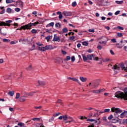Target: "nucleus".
Returning <instances> with one entry per match:
<instances>
[{
	"label": "nucleus",
	"instance_id": "36",
	"mask_svg": "<svg viewBox=\"0 0 127 127\" xmlns=\"http://www.w3.org/2000/svg\"><path fill=\"white\" fill-rule=\"evenodd\" d=\"M28 71H31L32 70V67H31V65H29L28 67L26 68Z\"/></svg>",
	"mask_w": 127,
	"mask_h": 127
},
{
	"label": "nucleus",
	"instance_id": "48",
	"mask_svg": "<svg viewBox=\"0 0 127 127\" xmlns=\"http://www.w3.org/2000/svg\"><path fill=\"white\" fill-rule=\"evenodd\" d=\"M88 31H89V32L94 33V32H95V29H89L88 30Z\"/></svg>",
	"mask_w": 127,
	"mask_h": 127
},
{
	"label": "nucleus",
	"instance_id": "47",
	"mask_svg": "<svg viewBox=\"0 0 127 127\" xmlns=\"http://www.w3.org/2000/svg\"><path fill=\"white\" fill-rule=\"evenodd\" d=\"M113 115H110L109 117H108V120H109V121H111V120H112V119H113Z\"/></svg>",
	"mask_w": 127,
	"mask_h": 127
},
{
	"label": "nucleus",
	"instance_id": "23",
	"mask_svg": "<svg viewBox=\"0 0 127 127\" xmlns=\"http://www.w3.org/2000/svg\"><path fill=\"white\" fill-rule=\"evenodd\" d=\"M41 119L38 118H32L31 120L32 121H34V122H40Z\"/></svg>",
	"mask_w": 127,
	"mask_h": 127
},
{
	"label": "nucleus",
	"instance_id": "42",
	"mask_svg": "<svg viewBox=\"0 0 127 127\" xmlns=\"http://www.w3.org/2000/svg\"><path fill=\"white\" fill-rule=\"evenodd\" d=\"M32 50H35V45L33 44L32 45V49H30L29 51H32Z\"/></svg>",
	"mask_w": 127,
	"mask_h": 127
},
{
	"label": "nucleus",
	"instance_id": "7",
	"mask_svg": "<svg viewBox=\"0 0 127 127\" xmlns=\"http://www.w3.org/2000/svg\"><path fill=\"white\" fill-rule=\"evenodd\" d=\"M63 14L64 15V16H71L72 15V13L71 12H68L67 11H64L63 12Z\"/></svg>",
	"mask_w": 127,
	"mask_h": 127
},
{
	"label": "nucleus",
	"instance_id": "17",
	"mask_svg": "<svg viewBox=\"0 0 127 127\" xmlns=\"http://www.w3.org/2000/svg\"><path fill=\"white\" fill-rule=\"evenodd\" d=\"M119 66L122 68V70H124L125 68H126V67H125V64L123 63L119 64Z\"/></svg>",
	"mask_w": 127,
	"mask_h": 127
},
{
	"label": "nucleus",
	"instance_id": "13",
	"mask_svg": "<svg viewBox=\"0 0 127 127\" xmlns=\"http://www.w3.org/2000/svg\"><path fill=\"white\" fill-rule=\"evenodd\" d=\"M45 51L46 50H49V49H53L52 48V46L51 45H47L45 47H44Z\"/></svg>",
	"mask_w": 127,
	"mask_h": 127
},
{
	"label": "nucleus",
	"instance_id": "14",
	"mask_svg": "<svg viewBox=\"0 0 127 127\" xmlns=\"http://www.w3.org/2000/svg\"><path fill=\"white\" fill-rule=\"evenodd\" d=\"M38 50H39V51H42V52H44V51H45V48H44V47H38Z\"/></svg>",
	"mask_w": 127,
	"mask_h": 127
},
{
	"label": "nucleus",
	"instance_id": "6",
	"mask_svg": "<svg viewBox=\"0 0 127 127\" xmlns=\"http://www.w3.org/2000/svg\"><path fill=\"white\" fill-rule=\"evenodd\" d=\"M103 92H105V89L94 90L92 91V92L94 94H100V93H102Z\"/></svg>",
	"mask_w": 127,
	"mask_h": 127
},
{
	"label": "nucleus",
	"instance_id": "19",
	"mask_svg": "<svg viewBox=\"0 0 127 127\" xmlns=\"http://www.w3.org/2000/svg\"><path fill=\"white\" fill-rule=\"evenodd\" d=\"M38 83L40 86H43V85H45V82L39 80L38 81Z\"/></svg>",
	"mask_w": 127,
	"mask_h": 127
},
{
	"label": "nucleus",
	"instance_id": "62",
	"mask_svg": "<svg viewBox=\"0 0 127 127\" xmlns=\"http://www.w3.org/2000/svg\"><path fill=\"white\" fill-rule=\"evenodd\" d=\"M70 40H74L75 39V36H72L69 38Z\"/></svg>",
	"mask_w": 127,
	"mask_h": 127
},
{
	"label": "nucleus",
	"instance_id": "60",
	"mask_svg": "<svg viewBox=\"0 0 127 127\" xmlns=\"http://www.w3.org/2000/svg\"><path fill=\"white\" fill-rule=\"evenodd\" d=\"M117 28L120 29V30H124V28L120 26H117Z\"/></svg>",
	"mask_w": 127,
	"mask_h": 127
},
{
	"label": "nucleus",
	"instance_id": "59",
	"mask_svg": "<svg viewBox=\"0 0 127 127\" xmlns=\"http://www.w3.org/2000/svg\"><path fill=\"white\" fill-rule=\"evenodd\" d=\"M36 45H38V46H43V44H41L40 43H36Z\"/></svg>",
	"mask_w": 127,
	"mask_h": 127
},
{
	"label": "nucleus",
	"instance_id": "34",
	"mask_svg": "<svg viewBox=\"0 0 127 127\" xmlns=\"http://www.w3.org/2000/svg\"><path fill=\"white\" fill-rule=\"evenodd\" d=\"M110 111H111L110 109H105L104 110V113H110Z\"/></svg>",
	"mask_w": 127,
	"mask_h": 127
},
{
	"label": "nucleus",
	"instance_id": "32",
	"mask_svg": "<svg viewBox=\"0 0 127 127\" xmlns=\"http://www.w3.org/2000/svg\"><path fill=\"white\" fill-rule=\"evenodd\" d=\"M78 119H79V120H85L87 119V117L84 116H79Z\"/></svg>",
	"mask_w": 127,
	"mask_h": 127
},
{
	"label": "nucleus",
	"instance_id": "20",
	"mask_svg": "<svg viewBox=\"0 0 127 127\" xmlns=\"http://www.w3.org/2000/svg\"><path fill=\"white\" fill-rule=\"evenodd\" d=\"M16 3H19V5H20V7H22L23 6V2H22L21 1H17L16 2Z\"/></svg>",
	"mask_w": 127,
	"mask_h": 127
},
{
	"label": "nucleus",
	"instance_id": "8",
	"mask_svg": "<svg viewBox=\"0 0 127 127\" xmlns=\"http://www.w3.org/2000/svg\"><path fill=\"white\" fill-rule=\"evenodd\" d=\"M37 24H39V22H36L35 23H30L28 24V26L29 27H31V26H35V25H37Z\"/></svg>",
	"mask_w": 127,
	"mask_h": 127
},
{
	"label": "nucleus",
	"instance_id": "21",
	"mask_svg": "<svg viewBox=\"0 0 127 127\" xmlns=\"http://www.w3.org/2000/svg\"><path fill=\"white\" fill-rule=\"evenodd\" d=\"M68 120H70V121H67L65 122V124H68V123H75V121H74V119H73L72 118L71 119H68Z\"/></svg>",
	"mask_w": 127,
	"mask_h": 127
},
{
	"label": "nucleus",
	"instance_id": "28",
	"mask_svg": "<svg viewBox=\"0 0 127 127\" xmlns=\"http://www.w3.org/2000/svg\"><path fill=\"white\" fill-rule=\"evenodd\" d=\"M54 26V22H51L50 23L47 25L46 27H49L50 26Z\"/></svg>",
	"mask_w": 127,
	"mask_h": 127
},
{
	"label": "nucleus",
	"instance_id": "11",
	"mask_svg": "<svg viewBox=\"0 0 127 127\" xmlns=\"http://www.w3.org/2000/svg\"><path fill=\"white\" fill-rule=\"evenodd\" d=\"M68 119H72V117H70V116H67V115H65L63 116V121H66Z\"/></svg>",
	"mask_w": 127,
	"mask_h": 127
},
{
	"label": "nucleus",
	"instance_id": "52",
	"mask_svg": "<svg viewBox=\"0 0 127 127\" xmlns=\"http://www.w3.org/2000/svg\"><path fill=\"white\" fill-rule=\"evenodd\" d=\"M70 59H71V58L70 57V56H67L66 57V59H65V61H69V60H70Z\"/></svg>",
	"mask_w": 127,
	"mask_h": 127
},
{
	"label": "nucleus",
	"instance_id": "39",
	"mask_svg": "<svg viewBox=\"0 0 127 127\" xmlns=\"http://www.w3.org/2000/svg\"><path fill=\"white\" fill-rule=\"evenodd\" d=\"M83 61H84V62H86V61H87V60H88V57L85 56H83Z\"/></svg>",
	"mask_w": 127,
	"mask_h": 127
},
{
	"label": "nucleus",
	"instance_id": "64",
	"mask_svg": "<svg viewBox=\"0 0 127 127\" xmlns=\"http://www.w3.org/2000/svg\"><path fill=\"white\" fill-rule=\"evenodd\" d=\"M99 113H94L93 117H99Z\"/></svg>",
	"mask_w": 127,
	"mask_h": 127
},
{
	"label": "nucleus",
	"instance_id": "49",
	"mask_svg": "<svg viewBox=\"0 0 127 127\" xmlns=\"http://www.w3.org/2000/svg\"><path fill=\"white\" fill-rule=\"evenodd\" d=\"M55 26H56V27H58V28L60 27V23H56L55 24Z\"/></svg>",
	"mask_w": 127,
	"mask_h": 127
},
{
	"label": "nucleus",
	"instance_id": "37",
	"mask_svg": "<svg viewBox=\"0 0 127 127\" xmlns=\"http://www.w3.org/2000/svg\"><path fill=\"white\" fill-rule=\"evenodd\" d=\"M82 45L84 46H88V42L84 41L82 43Z\"/></svg>",
	"mask_w": 127,
	"mask_h": 127
},
{
	"label": "nucleus",
	"instance_id": "25",
	"mask_svg": "<svg viewBox=\"0 0 127 127\" xmlns=\"http://www.w3.org/2000/svg\"><path fill=\"white\" fill-rule=\"evenodd\" d=\"M2 41L3 42H6V43H9V42H10V40L8 39H3Z\"/></svg>",
	"mask_w": 127,
	"mask_h": 127
},
{
	"label": "nucleus",
	"instance_id": "1",
	"mask_svg": "<svg viewBox=\"0 0 127 127\" xmlns=\"http://www.w3.org/2000/svg\"><path fill=\"white\" fill-rule=\"evenodd\" d=\"M124 92L122 91H117L115 93V96L116 98H121V99H124V100H126L127 101V88H125L124 90Z\"/></svg>",
	"mask_w": 127,
	"mask_h": 127
},
{
	"label": "nucleus",
	"instance_id": "5",
	"mask_svg": "<svg viewBox=\"0 0 127 127\" xmlns=\"http://www.w3.org/2000/svg\"><path fill=\"white\" fill-rule=\"evenodd\" d=\"M61 41V39H60V37H58L57 34H55L54 35L53 39V41H54V42H60Z\"/></svg>",
	"mask_w": 127,
	"mask_h": 127
},
{
	"label": "nucleus",
	"instance_id": "24",
	"mask_svg": "<svg viewBox=\"0 0 127 127\" xmlns=\"http://www.w3.org/2000/svg\"><path fill=\"white\" fill-rule=\"evenodd\" d=\"M102 61L103 62H104V63H107V62H108V61H112V60H111L109 58L104 59Z\"/></svg>",
	"mask_w": 127,
	"mask_h": 127
},
{
	"label": "nucleus",
	"instance_id": "50",
	"mask_svg": "<svg viewBox=\"0 0 127 127\" xmlns=\"http://www.w3.org/2000/svg\"><path fill=\"white\" fill-rule=\"evenodd\" d=\"M87 122H95V120L92 119H87Z\"/></svg>",
	"mask_w": 127,
	"mask_h": 127
},
{
	"label": "nucleus",
	"instance_id": "58",
	"mask_svg": "<svg viewBox=\"0 0 127 127\" xmlns=\"http://www.w3.org/2000/svg\"><path fill=\"white\" fill-rule=\"evenodd\" d=\"M15 10L17 12H18L19 11H20V8H15Z\"/></svg>",
	"mask_w": 127,
	"mask_h": 127
},
{
	"label": "nucleus",
	"instance_id": "16",
	"mask_svg": "<svg viewBox=\"0 0 127 127\" xmlns=\"http://www.w3.org/2000/svg\"><path fill=\"white\" fill-rule=\"evenodd\" d=\"M28 28H29V27L28 26V24H27V25H26L25 26H22L20 28V30H21V29H28Z\"/></svg>",
	"mask_w": 127,
	"mask_h": 127
},
{
	"label": "nucleus",
	"instance_id": "38",
	"mask_svg": "<svg viewBox=\"0 0 127 127\" xmlns=\"http://www.w3.org/2000/svg\"><path fill=\"white\" fill-rule=\"evenodd\" d=\"M11 8H8L6 9V11L8 13H11Z\"/></svg>",
	"mask_w": 127,
	"mask_h": 127
},
{
	"label": "nucleus",
	"instance_id": "35",
	"mask_svg": "<svg viewBox=\"0 0 127 127\" xmlns=\"http://www.w3.org/2000/svg\"><path fill=\"white\" fill-rule=\"evenodd\" d=\"M20 97V94H19V93H17L16 94L15 99H19Z\"/></svg>",
	"mask_w": 127,
	"mask_h": 127
},
{
	"label": "nucleus",
	"instance_id": "12",
	"mask_svg": "<svg viewBox=\"0 0 127 127\" xmlns=\"http://www.w3.org/2000/svg\"><path fill=\"white\" fill-rule=\"evenodd\" d=\"M99 39H102L103 41H105L106 42H108L109 40V38L107 37L103 36L99 38Z\"/></svg>",
	"mask_w": 127,
	"mask_h": 127
},
{
	"label": "nucleus",
	"instance_id": "9",
	"mask_svg": "<svg viewBox=\"0 0 127 127\" xmlns=\"http://www.w3.org/2000/svg\"><path fill=\"white\" fill-rule=\"evenodd\" d=\"M121 44L117 43L116 44V46H118V48H123L124 47V45H123V40L120 42Z\"/></svg>",
	"mask_w": 127,
	"mask_h": 127
},
{
	"label": "nucleus",
	"instance_id": "54",
	"mask_svg": "<svg viewBox=\"0 0 127 127\" xmlns=\"http://www.w3.org/2000/svg\"><path fill=\"white\" fill-rule=\"evenodd\" d=\"M54 121V117H52L51 119H49V122L50 123H51L52 122H53Z\"/></svg>",
	"mask_w": 127,
	"mask_h": 127
},
{
	"label": "nucleus",
	"instance_id": "4",
	"mask_svg": "<svg viewBox=\"0 0 127 127\" xmlns=\"http://www.w3.org/2000/svg\"><path fill=\"white\" fill-rule=\"evenodd\" d=\"M119 118L120 119H124V118H127V111H124L123 112L120 113Z\"/></svg>",
	"mask_w": 127,
	"mask_h": 127
},
{
	"label": "nucleus",
	"instance_id": "3",
	"mask_svg": "<svg viewBox=\"0 0 127 127\" xmlns=\"http://www.w3.org/2000/svg\"><path fill=\"white\" fill-rule=\"evenodd\" d=\"M12 22L11 20H9L5 21V22H0V26H10V24Z\"/></svg>",
	"mask_w": 127,
	"mask_h": 127
},
{
	"label": "nucleus",
	"instance_id": "55",
	"mask_svg": "<svg viewBox=\"0 0 127 127\" xmlns=\"http://www.w3.org/2000/svg\"><path fill=\"white\" fill-rule=\"evenodd\" d=\"M31 32L32 33H37V31L35 29H32Z\"/></svg>",
	"mask_w": 127,
	"mask_h": 127
},
{
	"label": "nucleus",
	"instance_id": "40",
	"mask_svg": "<svg viewBox=\"0 0 127 127\" xmlns=\"http://www.w3.org/2000/svg\"><path fill=\"white\" fill-rule=\"evenodd\" d=\"M72 6H73V7L76 6V5H77V2L76 1H74L71 4Z\"/></svg>",
	"mask_w": 127,
	"mask_h": 127
},
{
	"label": "nucleus",
	"instance_id": "10",
	"mask_svg": "<svg viewBox=\"0 0 127 127\" xmlns=\"http://www.w3.org/2000/svg\"><path fill=\"white\" fill-rule=\"evenodd\" d=\"M68 80H72V81H74V82H76V83H78V84H80V82L79 81V80L77 79L76 78H72V77H68Z\"/></svg>",
	"mask_w": 127,
	"mask_h": 127
},
{
	"label": "nucleus",
	"instance_id": "22",
	"mask_svg": "<svg viewBox=\"0 0 127 127\" xmlns=\"http://www.w3.org/2000/svg\"><path fill=\"white\" fill-rule=\"evenodd\" d=\"M112 69H115V70H120V67L119 65H117V64L113 66Z\"/></svg>",
	"mask_w": 127,
	"mask_h": 127
},
{
	"label": "nucleus",
	"instance_id": "29",
	"mask_svg": "<svg viewBox=\"0 0 127 127\" xmlns=\"http://www.w3.org/2000/svg\"><path fill=\"white\" fill-rule=\"evenodd\" d=\"M116 2L117 3V4H122V3H124V1H123V0H121V1L116 0Z\"/></svg>",
	"mask_w": 127,
	"mask_h": 127
},
{
	"label": "nucleus",
	"instance_id": "15",
	"mask_svg": "<svg viewBox=\"0 0 127 127\" xmlns=\"http://www.w3.org/2000/svg\"><path fill=\"white\" fill-rule=\"evenodd\" d=\"M79 79L80 81H81V82H86V81H87V78L83 77V76L80 77Z\"/></svg>",
	"mask_w": 127,
	"mask_h": 127
},
{
	"label": "nucleus",
	"instance_id": "61",
	"mask_svg": "<svg viewBox=\"0 0 127 127\" xmlns=\"http://www.w3.org/2000/svg\"><path fill=\"white\" fill-rule=\"evenodd\" d=\"M111 41L113 43H116V42H117V40H116V39H111Z\"/></svg>",
	"mask_w": 127,
	"mask_h": 127
},
{
	"label": "nucleus",
	"instance_id": "18",
	"mask_svg": "<svg viewBox=\"0 0 127 127\" xmlns=\"http://www.w3.org/2000/svg\"><path fill=\"white\" fill-rule=\"evenodd\" d=\"M87 59L89 60H92L94 57V54H91V55H89L87 56Z\"/></svg>",
	"mask_w": 127,
	"mask_h": 127
},
{
	"label": "nucleus",
	"instance_id": "45",
	"mask_svg": "<svg viewBox=\"0 0 127 127\" xmlns=\"http://www.w3.org/2000/svg\"><path fill=\"white\" fill-rule=\"evenodd\" d=\"M17 125L19 127H23V126H24V124L22 123H19Z\"/></svg>",
	"mask_w": 127,
	"mask_h": 127
},
{
	"label": "nucleus",
	"instance_id": "2",
	"mask_svg": "<svg viewBox=\"0 0 127 127\" xmlns=\"http://www.w3.org/2000/svg\"><path fill=\"white\" fill-rule=\"evenodd\" d=\"M111 112L112 113H114V116H116L117 118H119V114H122L123 111L120 108H116L115 107H113L111 108Z\"/></svg>",
	"mask_w": 127,
	"mask_h": 127
},
{
	"label": "nucleus",
	"instance_id": "41",
	"mask_svg": "<svg viewBox=\"0 0 127 127\" xmlns=\"http://www.w3.org/2000/svg\"><path fill=\"white\" fill-rule=\"evenodd\" d=\"M50 38H51L50 36H48L46 37V39L47 40L48 42H49V41H50Z\"/></svg>",
	"mask_w": 127,
	"mask_h": 127
},
{
	"label": "nucleus",
	"instance_id": "57",
	"mask_svg": "<svg viewBox=\"0 0 127 127\" xmlns=\"http://www.w3.org/2000/svg\"><path fill=\"white\" fill-rule=\"evenodd\" d=\"M71 60L72 62H74V61H75V56H72L71 58Z\"/></svg>",
	"mask_w": 127,
	"mask_h": 127
},
{
	"label": "nucleus",
	"instance_id": "33",
	"mask_svg": "<svg viewBox=\"0 0 127 127\" xmlns=\"http://www.w3.org/2000/svg\"><path fill=\"white\" fill-rule=\"evenodd\" d=\"M13 2V0H6V3H11Z\"/></svg>",
	"mask_w": 127,
	"mask_h": 127
},
{
	"label": "nucleus",
	"instance_id": "44",
	"mask_svg": "<svg viewBox=\"0 0 127 127\" xmlns=\"http://www.w3.org/2000/svg\"><path fill=\"white\" fill-rule=\"evenodd\" d=\"M97 49H98V50H102V49L103 48V47L100 45H98L97 47Z\"/></svg>",
	"mask_w": 127,
	"mask_h": 127
},
{
	"label": "nucleus",
	"instance_id": "46",
	"mask_svg": "<svg viewBox=\"0 0 127 127\" xmlns=\"http://www.w3.org/2000/svg\"><path fill=\"white\" fill-rule=\"evenodd\" d=\"M93 60L94 61H98V60H99V57H94V56H93Z\"/></svg>",
	"mask_w": 127,
	"mask_h": 127
},
{
	"label": "nucleus",
	"instance_id": "30",
	"mask_svg": "<svg viewBox=\"0 0 127 127\" xmlns=\"http://www.w3.org/2000/svg\"><path fill=\"white\" fill-rule=\"evenodd\" d=\"M63 32L64 33H66V32H68V29L67 28H64L63 29Z\"/></svg>",
	"mask_w": 127,
	"mask_h": 127
},
{
	"label": "nucleus",
	"instance_id": "31",
	"mask_svg": "<svg viewBox=\"0 0 127 127\" xmlns=\"http://www.w3.org/2000/svg\"><path fill=\"white\" fill-rule=\"evenodd\" d=\"M8 94H9V96H11V97H12V96H13V95H14V92L10 91L8 92Z\"/></svg>",
	"mask_w": 127,
	"mask_h": 127
},
{
	"label": "nucleus",
	"instance_id": "63",
	"mask_svg": "<svg viewBox=\"0 0 127 127\" xmlns=\"http://www.w3.org/2000/svg\"><path fill=\"white\" fill-rule=\"evenodd\" d=\"M93 117V113L91 112L89 114L88 118H92Z\"/></svg>",
	"mask_w": 127,
	"mask_h": 127
},
{
	"label": "nucleus",
	"instance_id": "27",
	"mask_svg": "<svg viewBox=\"0 0 127 127\" xmlns=\"http://www.w3.org/2000/svg\"><path fill=\"white\" fill-rule=\"evenodd\" d=\"M20 102H25V97L24 96L20 98Z\"/></svg>",
	"mask_w": 127,
	"mask_h": 127
},
{
	"label": "nucleus",
	"instance_id": "51",
	"mask_svg": "<svg viewBox=\"0 0 127 127\" xmlns=\"http://www.w3.org/2000/svg\"><path fill=\"white\" fill-rule=\"evenodd\" d=\"M103 121H105V122H108V120L107 119V116H104L103 117Z\"/></svg>",
	"mask_w": 127,
	"mask_h": 127
},
{
	"label": "nucleus",
	"instance_id": "56",
	"mask_svg": "<svg viewBox=\"0 0 127 127\" xmlns=\"http://www.w3.org/2000/svg\"><path fill=\"white\" fill-rule=\"evenodd\" d=\"M34 94H35V92H30L28 94V96H32Z\"/></svg>",
	"mask_w": 127,
	"mask_h": 127
},
{
	"label": "nucleus",
	"instance_id": "43",
	"mask_svg": "<svg viewBox=\"0 0 127 127\" xmlns=\"http://www.w3.org/2000/svg\"><path fill=\"white\" fill-rule=\"evenodd\" d=\"M59 115H61V113H57L53 115V117H58V116H59Z\"/></svg>",
	"mask_w": 127,
	"mask_h": 127
},
{
	"label": "nucleus",
	"instance_id": "53",
	"mask_svg": "<svg viewBox=\"0 0 127 127\" xmlns=\"http://www.w3.org/2000/svg\"><path fill=\"white\" fill-rule=\"evenodd\" d=\"M117 35L119 37H122L123 36V33H117Z\"/></svg>",
	"mask_w": 127,
	"mask_h": 127
},
{
	"label": "nucleus",
	"instance_id": "26",
	"mask_svg": "<svg viewBox=\"0 0 127 127\" xmlns=\"http://www.w3.org/2000/svg\"><path fill=\"white\" fill-rule=\"evenodd\" d=\"M36 127H44V125H43V123L42 122L41 124H37Z\"/></svg>",
	"mask_w": 127,
	"mask_h": 127
}]
</instances>
